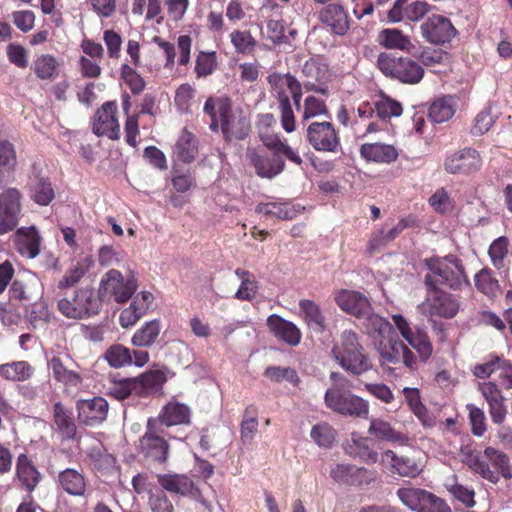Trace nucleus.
I'll use <instances>...</instances> for the list:
<instances>
[{"label": "nucleus", "mask_w": 512, "mask_h": 512, "mask_svg": "<svg viewBox=\"0 0 512 512\" xmlns=\"http://www.w3.org/2000/svg\"><path fill=\"white\" fill-rule=\"evenodd\" d=\"M405 340L417 351L422 362H427L430 359L433 346L426 331L415 328V331Z\"/></svg>", "instance_id": "obj_53"}, {"label": "nucleus", "mask_w": 512, "mask_h": 512, "mask_svg": "<svg viewBox=\"0 0 512 512\" xmlns=\"http://www.w3.org/2000/svg\"><path fill=\"white\" fill-rule=\"evenodd\" d=\"M118 106L115 101H107L101 105L94 115L92 131L97 136H106L111 140L120 138Z\"/></svg>", "instance_id": "obj_16"}, {"label": "nucleus", "mask_w": 512, "mask_h": 512, "mask_svg": "<svg viewBox=\"0 0 512 512\" xmlns=\"http://www.w3.org/2000/svg\"><path fill=\"white\" fill-rule=\"evenodd\" d=\"M384 455L391 461V466L401 476L414 478L423 470L424 462L419 456V452L397 455L394 451L387 450Z\"/></svg>", "instance_id": "obj_25"}, {"label": "nucleus", "mask_w": 512, "mask_h": 512, "mask_svg": "<svg viewBox=\"0 0 512 512\" xmlns=\"http://www.w3.org/2000/svg\"><path fill=\"white\" fill-rule=\"evenodd\" d=\"M231 43L238 54L250 55L255 51L257 40L248 30H234L230 34Z\"/></svg>", "instance_id": "obj_59"}, {"label": "nucleus", "mask_w": 512, "mask_h": 512, "mask_svg": "<svg viewBox=\"0 0 512 512\" xmlns=\"http://www.w3.org/2000/svg\"><path fill=\"white\" fill-rule=\"evenodd\" d=\"M30 197L41 206L49 205L55 198V191L49 178L36 173L30 178Z\"/></svg>", "instance_id": "obj_40"}, {"label": "nucleus", "mask_w": 512, "mask_h": 512, "mask_svg": "<svg viewBox=\"0 0 512 512\" xmlns=\"http://www.w3.org/2000/svg\"><path fill=\"white\" fill-rule=\"evenodd\" d=\"M422 67H435L437 65L447 64L450 60V54L442 49H436L432 47H423L421 51L414 54Z\"/></svg>", "instance_id": "obj_56"}, {"label": "nucleus", "mask_w": 512, "mask_h": 512, "mask_svg": "<svg viewBox=\"0 0 512 512\" xmlns=\"http://www.w3.org/2000/svg\"><path fill=\"white\" fill-rule=\"evenodd\" d=\"M35 374V368L25 360L12 361L0 365V377L10 382L29 381Z\"/></svg>", "instance_id": "obj_41"}, {"label": "nucleus", "mask_w": 512, "mask_h": 512, "mask_svg": "<svg viewBox=\"0 0 512 512\" xmlns=\"http://www.w3.org/2000/svg\"><path fill=\"white\" fill-rule=\"evenodd\" d=\"M397 496L405 506L416 512H452L444 499L421 488H399Z\"/></svg>", "instance_id": "obj_10"}, {"label": "nucleus", "mask_w": 512, "mask_h": 512, "mask_svg": "<svg viewBox=\"0 0 512 512\" xmlns=\"http://www.w3.org/2000/svg\"><path fill=\"white\" fill-rule=\"evenodd\" d=\"M23 306L11 300L0 301V321L4 326H17L22 322Z\"/></svg>", "instance_id": "obj_62"}, {"label": "nucleus", "mask_w": 512, "mask_h": 512, "mask_svg": "<svg viewBox=\"0 0 512 512\" xmlns=\"http://www.w3.org/2000/svg\"><path fill=\"white\" fill-rule=\"evenodd\" d=\"M474 284L478 292L489 299H495L501 294V287L494 272L487 267L482 268L474 276Z\"/></svg>", "instance_id": "obj_45"}, {"label": "nucleus", "mask_w": 512, "mask_h": 512, "mask_svg": "<svg viewBox=\"0 0 512 512\" xmlns=\"http://www.w3.org/2000/svg\"><path fill=\"white\" fill-rule=\"evenodd\" d=\"M479 390L489 405L491 419L496 424H501L507 414L504 405V396L495 382L488 381L479 384Z\"/></svg>", "instance_id": "obj_26"}, {"label": "nucleus", "mask_w": 512, "mask_h": 512, "mask_svg": "<svg viewBox=\"0 0 512 512\" xmlns=\"http://www.w3.org/2000/svg\"><path fill=\"white\" fill-rule=\"evenodd\" d=\"M456 105L457 103L453 96L437 98L431 103L428 116L434 123L446 122L455 114Z\"/></svg>", "instance_id": "obj_47"}, {"label": "nucleus", "mask_w": 512, "mask_h": 512, "mask_svg": "<svg viewBox=\"0 0 512 512\" xmlns=\"http://www.w3.org/2000/svg\"><path fill=\"white\" fill-rule=\"evenodd\" d=\"M496 373L501 386L505 389H512V362L503 356L490 355L489 359L475 365L473 374L477 378H487Z\"/></svg>", "instance_id": "obj_18"}, {"label": "nucleus", "mask_w": 512, "mask_h": 512, "mask_svg": "<svg viewBox=\"0 0 512 512\" xmlns=\"http://www.w3.org/2000/svg\"><path fill=\"white\" fill-rule=\"evenodd\" d=\"M60 487L72 496H83L86 491V481L81 472L73 468H67L58 475Z\"/></svg>", "instance_id": "obj_43"}, {"label": "nucleus", "mask_w": 512, "mask_h": 512, "mask_svg": "<svg viewBox=\"0 0 512 512\" xmlns=\"http://www.w3.org/2000/svg\"><path fill=\"white\" fill-rule=\"evenodd\" d=\"M235 275L241 280L240 287L235 293V298L241 301H252L258 293V282L255 276L247 270L237 268Z\"/></svg>", "instance_id": "obj_51"}, {"label": "nucleus", "mask_w": 512, "mask_h": 512, "mask_svg": "<svg viewBox=\"0 0 512 512\" xmlns=\"http://www.w3.org/2000/svg\"><path fill=\"white\" fill-rule=\"evenodd\" d=\"M368 433L374 438L390 443L405 445L409 437L393 428L390 422L382 418H371Z\"/></svg>", "instance_id": "obj_36"}, {"label": "nucleus", "mask_w": 512, "mask_h": 512, "mask_svg": "<svg viewBox=\"0 0 512 512\" xmlns=\"http://www.w3.org/2000/svg\"><path fill=\"white\" fill-rule=\"evenodd\" d=\"M53 423L62 439L70 440L75 438L77 426L73 412L61 402H56L53 405Z\"/></svg>", "instance_id": "obj_35"}, {"label": "nucleus", "mask_w": 512, "mask_h": 512, "mask_svg": "<svg viewBox=\"0 0 512 512\" xmlns=\"http://www.w3.org/2000/svg\"><path fill=\"white\" fill-rule=\"evenodd\" d=\"M158 484L162 489L176 495H194L197 488L193 480L185 474L166 473L157 475Z\"/></svg>", "instance_id": "obj_31"}, {"label": "nucleus", "mask_w": 512, "mask_h": 512, "mask_svg": "<svg viewBox=\"0 0 512 512\" xmlns=\"http://www.w3.org/2000/svg\"><path fill=\"white\" fill-rule=\"evenodd\" d=\"M104 358L114 368H121L133 363L132 351L119 343L111 345L105 351Z\"/></svg>", "instance_id": "obj_54"}, {"label": "nucleus", "mask_w": 512, "mask_h": 512, "mask_svg": "<svg viewBox=\"0 0 512 512\" xmlns=\"http://www.w3.org/2000/svg\"><path fill=\"white\" fill-rule=\"evenodd\" d=\"M48 367L52 370L54 379L67 389H78L82 385L83 376L78 370L79 366L69 357L64 360L53 356L48 361Z\"/></svg>", "instance_id": "obj_19"}, {"label": "nucleus", "mask_w": 512, "mask_h": 512, "mask_svg": "<svg viewBox=\"0 0 512 512\" xmlns=\"http://www.w3.org/2000/svg\"><path fill=\"white\" fill-rule=\"evenodd\" d=\"M378 42L386 49H398L411 52L415 47L407 35L396 28H386L379 32Z\"/></svg>", "instance_id": "obj_42"}, {"label": "nucleus", "mask_w": 512, "mask_h": 512, "mask_svg": "<svg viewBox=\"0 0 512 512\" xmlns=\"http://www.w3.org/2000/svg\"><path fill=\"white\" fill-rule=\"evenodd\" d=\"M378 351L382 360L391 364L402 361L405 366L413 369L417 363L414 353L398 339L391 338L387 342L381 341Z\"/></svg>", "instance_id": "obj_22"}, {"label": "nucleus", "mask_w": 512, "mask_h": 512, "mask_svg": "<svg viewBox=\"0 0 512 512\" xmlns=\"http://www.w3.org/2000/svg\"><path fill=\"white\" fill-rule=\"evenodd\" d=\"M136 289L137 282L133 276L124 279L120 271L111 269L101 279L99 296L124 303L132 297Z\"/></svg>", "instance_id": "obj_13"}, {"label": "nucleus", "mask_w": 512, "mask_h": 512, "mask_svg": "<svg viewBox=\"0 0 512 512\" xmlns=\"http://www.w3.org/2000/svg\"><path fill=\"white\" fill-rule=\"evenodd\" d=\"M35 298L36 297L23 281L15 279L10 284L8 290V299L12 302L23 306V308H27Z\"/></svg>", "instance_id": "obj_63"}, {"label": "nucleus", "mask_w": 512, "mask_h": 512, "mask_svg": "<svg viewBox=\"0 0 512 512\" xmlns=\"http://www.w3.org/2000/svg\"><path fill=\"white\" fill-rule=\"evenodd\" d=\"M426 296L422 306L429 316L454 318L460 310L459 297L436 286H425Z\"/></svg>", "instance_id": "obj_11"}, {"label": "nucleus", "mask_w": 512, "mask_h": 512, "mask_svg": "<svg viewBox=\"0 0 512 512\" xmlns=\"http://www.w3.org/2000/svg\"><path fill=\"white\" fill-rule=\"evenodd\" d=\"M161 331V323L158 319L146 322L134 333L131 343L138 347H150L152 346Z\"/></svg>", "instance_id": "obj_50"}, {"label": "nucleus", "mask_w": 512, "mask_h": 512, "mask_svg": "<svg viewBox=\"0 0 512 512\" xmlns=\"http://www.w3.org/2000/svg\"><path fill=\"white\" fill-rule=\"evenodd\" d=\"M470 468L487 481L497 484L499 474L506 479H512V469L507 454L493 447H486L483 455L470 459Z\"/></svg>", "instance_id": "obj_9"}, {"label": "nucleus", "mask_w": 512, "mask_h": 512, "mask_svg": "<svg viewBox=\"0 0 512 512\" xmlns=\"http://www.w3.org/2000/svg\"><path fill=\"white\" fill-rule=\"evenodd\" d=\"M30 309L26 310V318L33 328L46 325L50 321L48 305L45 301L35 299L28 305Z\"/></svg>", "instance_id": "obj_58"}, {"label": "nucleus", "mask_w": 512, "mask_h": 512, "mask_svg": "<svg viewBox=\"0 0 512 512\" xmlns=\"http://www.w3.org/2000/svg\"><path fill=\"white\" fill-rule=\"evenodd\" d=\"M61 67V61L54 55L42 53L36 55L31 69L39 80L52 82L59 76Z\"/></svg>", "instance_id": "obj_38"}, {"label": "nucleus", "mask_w": 512, "mask_h": 512, "mask_svg": "<svg viewBox=\"0 0 512 512\" xmlns=\"http://www.w3.org/2000/svg\"><path fill=\"white\" fill-rule=\"evenodd\" d=\"M444 166L448 173L469 175L480 170L482 159L477 150L465 148L449 156Z\"/></svg>", "instance_id": "obj_20"}, {"label": "nucleus", "mask_w": 512, "mask_h": 512, "mask_svg": "<svg viewBox=\"0 0 512 512\" xmlns=\"http://www.w3.org/2000/svg\"><path fill=\"white\" fill-rule=\"evenodd\" d=\"M18 161L13 143L0 140V188L14 180Z\"/></svg>", "instance_id": "obj_37"}, {"label": "nucleus", "mask_w": 512, "mask_h": 512, "mask_svg": "<svg viewBox=\"0 0 512 512\" xmlns=\"http://www.w3.org/2000/svg\"><path fill=\"white\" fill-rule=\"evenodd\" d=\"M161 432L158 421L149 418L145 432L136 445V451L146 463L164 467L169 462L171 447L168 440L160 435Z\"/></svg>", "instance_id": "obj_6"}, {"label": "nucleus", "mask_w": 512, "mask_h": 512, "mask_svg": "<svg viewBox=\"0 0 512 512\" xmlns=\"http://www.w3.org/2000/svg\"><path fill=\"white\" fill-rule=\"evenodd\" d=\"M266 324L274 337L287 345L295 347L301 342L302 333L300 329L294 323L283 317L272 314L267 318Z\"/></svg>", "instance_id": "obj_24"}, {"label": "nucleus", "mask_w": 512, "mask_h": 512, "mask_svg": "<svg viewBox=\"0 0 512 512\" xmlns=\"http://www.w3.org/2000/svg\"><path fill=\"white\" fill-rule=\"evenodd\" d=\"M330 380L333 384L325 392V406L342 416L366 419L369 402L349 390V380L339 372H331Z\"/></svg>", "instance_id": "obj_3"}, {"label": "nucleus", "mask_w": 512, "mask_h": 512, "mask_svg": "<svg viewBox=\"0 0 512 512\" xmlns=\"http://www.w3.org/2000/svg\"><path fill=\"white\" fill-rule=\"evenodd\" d=\"M16 477L28 493L33 492L40 482V472L33 460L25 453L19 454L16 459Z\"/></svg>", "instance_id": "obj_32"}, {"label": "nucleus", "mask_w": 512, "mask_h": 512, "mask_svg": "<svg viewBox=\"0 0 512 512\" xmlns=\"http://www.w3.org/2000/svg\"><path fill=\"white\" fill-rule=\"evenodd\" d=\"M318 116H325L330 118V113L326 102L314 95L307 96L303 103V112L301 116L302 122L311 120Z\"/></svg>", "instance_id": "obj_60"}, {"label": "nucleus", "mask_w": 512, "mask_h": 512, "mask_svg": "<svg viewBox=\"0 0 512 512\" xmlns=\"http://www.w3.org/2000/svg\"><path fill=\"white\" fill-rule=\"evenodd\" d=\"M299 309L309 327L317 332L326 330L325 316L317 303L309 299H302L299 301Z\"/></svg>", "instance_id": "obj_48"}, {"label": "nucleus", "mask_w": 512, "mask_h": 512, "mask_svg": "<svg viewBox=\"0 0 512 512\" xmlns=\"http://www.w3.org/2000/svg\"><path fill=\"white\" fill-rule=\"evenodd\" d=\"M218 69L215 51H200L195 60L194 72L198 79L211 76Z\"/></svg>", "instance_id": "obj_55"}, {"label": "nucleus", "mask_w": 512, "mask_h": 512, "mask_svg": "<svg viewBox=\"0 0 512 512\" xmlns=\"http://www.w3.org/2000/svg\"><path fill=\"white\" fill-rule=\"evenodd\" d=\"M377 67L386 77L410 85L418 84L425 74L424 68L416 60L385 52L379 54Z\"/></svg>", "instance_id": "obj_7"}, {"label": "nucleus", "mask_w": 512, "mask_h": 512, "mask_svg": "<svg viewBox=\"0 0 512 512\" xmlns=\"http://www.w3.org/2000/svg\"><path fill=\"white\" fill-rule=\"evenodd\" d=\"M268 83L271 86L272 92L287 88L289 92L291 93V97L293 99L294 105L299 110L300 109V102L302 98V85L301 83L296 79L295 76L291 75L290 73L287 74H279V73H272L267 78Z\"/></svg>", "instance_id": "obj_39"}, {"label": "nucleus", "mask_w": 512, "mask_h": 512, "mask_svg": "<svg viewBox=\"0 0 512 512\" xmlns=\"http://www.w3.org/2000/svg\"><path fill=\"white\" fill-rule=\"evenodd\" d=\"M360 155L367 162L390 164L397 160L399 153L393 145L375 142L362 144Z\"/></svg>", "instance_id": "obj_30"}, {"label": "nucleus", "mask_w": 512, "mask_h": 512, "mask_svg": "<svg viewBox=\"0 0 512 512\" xmlns=\"http://www.w3.org/2000/svg\"><path fill=\"white\" fill-rule=\"evenodd\" d=\"M363 319H365L366 333L371 337H384L392 330L391 324L385 318L373 313L372 310Z\"/></svg>", "instance_id": "obj_61"}, {"label": "nucleus", "mask_w": 512, "mask_h": 512, "mask_svg": "<svg viewBox=\"0 0 512 512\" xmlns=\"http://www.w3.org/2000/svg\"><path fill=\"white\" fill-rule=\"evenodd\" d=\"M428 272L424 276L425 286L444 285L452 290L460 289L463 283L469 284L462 260L456 255L433 257L426 260Z\"/></svg>", "instance_id": "obj_5"}, {"label": "nucleus", "mask_w": 512, "mask_h": 512, "mask_svg": "<svg viewBox=\"0 0 512 512\" xmlns=\"http://www.w3.org/2000/svg\"><path fill=\"white\" fill-rule=\"evenodd\" d=\"M310 436L320 447L329 448L336 439V430L330 424L322 422L312 427Z\"/></svg>", "instance_id": "obj_64"}, {"label": "nucleus", "mask_w": 512, "mask_h": 512, "mask_svg": "<svg viewBox=\"0 0 512 512\" xmlns=\"http://www.w3.org/2000/svg\"><path fill=\"white\" fill-rule=\"evenodd\" d=\"M331 353L335 361L351 375L361 376L373 367L370 357L360 342L359 335L352 329L341 332Z\"/></svg>", "instance_id": "obj_4"}, {"label": "nucleus", "mask_w": 512, "mask_h": 512, "mask_svg": "<svg viewBox=\"0 0 512 512\" xmlns=\"http://www.w3.org/2000/svg\"><path fill=\"white\" fill-rule=\"evenodd\" d=\"M106 395L123 401L130 396H136V383L134 377L120 378L109 377L105 384Z\"/></svg>", "instance_id": "obj_44"}, {"label": "nucleus", "mask_w": 512, "mask_h": 512, "mask_svg": "<svg viewBox=\"0 0 512 512\" xmlns=\"http://www.w3.org/2000/svg\"><path fill=\"white\" fill-rule=\"evenodd\" d=\"M305 137L317 152L337 153L341 149L339 131L331 121L310 122Z\"/></svg>", "instance_id": "obj_12"}, {"label": "nucleus", "mask_w": 512, "mask_h": 512, "mask_svg": "<svg viewBox=\"0 0 512 512\" xmlns=\"http://www.w3.org/2000/svg\"><path fill=\"white\" fill-rule=\"evenodd\" d=\"M319 19L339 36L345 35L350 28L349 17L344 7L337 3L323 7L319 12Z\"/></svg>", "instance_id": "obj_27"}, {"label": "nucleus", "mask_w": 512, "mask_h": 512, "mask_svg": "<svg viewBox=\"0 0 512 512\" xmlns=\"http://www.w3.org/2000/svg\"><path fill=\"white\" fill-rule=\"evenodd\" d=\"M136 383V397L146 398L161 391L167 381L166 374L161 370H149L137 377H134Z\"/></svg>", "instance_id": "obj_34"}, {"label": "nucleus", "mask_w": 512, "mask_h": 512, "mask_svg": "<svg viewBox=\"0 0 512 512\" xmlns=\"http://www.w3.org/2000/svg\"><path fill=\"white\" fill-rule=\"evenodd\" d=\"M198 152V138L193 132L183 128L173 147L176 159L182 163L190 164L195 161Z\"/></svg>", "instance_id": "obj_33"}, {"label": "nucleus", "mask_w": 512, "mask_h": 512, "mask_svg": "<svg viewBox=\"0 0 512 512\" xmlns=\"http://www.w3.org/2000/svg\"><path fill=\"white\" fill-rule=\"evenodd\" d=\"M203 112L210 117V130H221L227 143L242 141L251 132L249 118L241 108H234L231 98L227 96L208 97Z\"/></svg>", "instance_id": "obj_1"}, {"label": "nucleus", "mask_w": 512, "mask_h": 512, "mask_svg": "<svg viewBox=\"0 0 512 512\" xmlns=\"http://www.w3.org/2000/svg\"><path fill=\"white\" fill-rule=\"evenodd\" d=\"M422 38L433 45H445L456 36L451 20L440 14L429 16L420 26Z\"/></svg>", "instance_id": "obj_15"}, {"label": "nucleus", "mask_w": 512, "mask_h": 512, "mask_svg": "<svg viewBox=\"0 0 512 512\" xmlns=\"http://www.w3.org/2000/svg\"><path fill=\"white\" fill-rule=\"evenodd\" d=\"M258 409L255 405H249L243 414L240 424V435L244 443L251 442L258 430Z\"/></svg>", "instance_id": "obj_57"}, {"label": "nucleus", "mask_w": 512, "mask_h": 512, "mask_svg": "<svg viewBox=\"0 0 512 512\" xmlns=\"http://www.w3.org/2000/svg\"><path fill=\"white\" fill-rule=\"evenodd\" d=\"M13 242L22 256L35 258L40 252L41 237L35 226L18 228L13 235Z\"/></svg>", "instance_id": "obj_29"}, {"label": "nucleus", "mask_w": 512, "mask_h": 512, "mask_svg": "<svg viewBox=\"0 0 512 512\" xmlns=\"http://www.w3.org/2000/svg\"><path fill=\"white\" fill-rule=\"evenodd\" d=\"M430 10V5L424 1L396 0L388 11V19L397 23L403 20L412 22L420 21Z\"/></svg>", "instance_id": "obj_23"}, {"label": "nucleus", "mask_w": 512, "mask_h": 512, "mask_svg": "<svg viewBox=\"0 0 512 512\" xmlns=\"http://www.w3.org/2000/svg\"><path fill=\"white\" fill-rule=\"evenodd\" d=\"M255 211L267 218H277L279 220H292L297 216V210L289 202L259 203Z\"/></svg>", "instance_id": "obj_46"}, {"label": "nucleus", "mask_w": 512, "mask_h": 512, "mask_svg": "<svg viewBox=\"0 0 512 512\" xmlns=\"http://www.w3.org/2000/svg\"><path fill=\"white\" fill-rule=\"evenodd\" d=\"M153 419L158 421L160 428L187 425L190 424L191 409L186 404L172 400L163 406L158 417Z\"/></svg>", "instance_id": "obj_28"}, {"label": "nucleus", "mask_w": 512, "mask_h": 512, "mask_svg": "<svg viewBox=\"0 0 512 512\" xmlns=\"http://www.w3.org/2000/svg\"><path fill=\"white\" fill-rule=\"evenodd\" d=\"M345 451L351 457H358L365 463H376L378 453L370 447V440L367 437L352 435L351 443H348Z\"/></svg>", "instance_id": "obj_49"}, {"label": "nucleus", "mask_w": 512, "mask_h": 512, "mask_svg": "<svg viewBox=\"0 0 512 512\" xmlns=\"http://www.w3.org/2000/svg\"><path fill=\"white\" fill-rule=\"evenodd\" d=\"M264 146L273 156L261 154L256 149H247L246 157L255 168V172L262 178L272 179L285 169V161L281 156L296 165H301L303 160L297 151L293 150L279 135H265L261 137Z\"/></svg>", "instance_id": "obj_2"}, {"label": "nucleus", "mask_w": 512, "mask_h": 512, "mask_svg": "<svg viewBox=\"0 0 512 512\" xmlns=\"http://www.w3.org/2000/svg\"><path fill=\"white\" fill-rule=\"evenodd\" d=\"M333 299L343 312L357 319L364 318L373 310L367 296L356 290L338 289L333 292Z\"/></svg>", "instance_id": "obj_17"}, {"label": "nucleus", "mask_w": 512, "mask_h": 512, "mask_svg": "<svg viewBox=\"0 0 512 512\" xmlns=\"http://www.w3.org/2000/svg\"><path fill=\"white\" fill-rule=\"evenodd\" d=\"M22 194L17 188H7L0 193V235L13 231L22 210Z\"/></svg>", "instance_id": "obj_14"}, {"label": "nucleus", "mask_w": 512, "mask_h": 512, "mask_svg": "<svg viewBox=\"0 0 512 512\" xmlns=\"http://www.w3.org/2000/svg\"><path fill=\"white\" fill-rule=\"evenodd\" d=\"M376 115L381 120H389L392 117H399L403 113V107L400 102L390 96L380 93L374 101Z\"/></svg>", "instance_id": "obj_52"}, {"label": "nucleus", "mask_w": 512, "mask_h": 512, "mask_svg": "<svg viewBox=\"0 0 512 512\" xmlns=\"http://www.w3.org/2000/svg\"><path fill=\"white\" fill-rule=\"evenodd\" d=\"M76 407L79 420L87 426L101 424L106 420L109 411L107 400L100 396L79 400Z\"/></svg>", "instance_id": "obj_21"}, {"label": "nucleus", "mask_w": 512, "mask_h": 512, "mask_svg": "<svg viewBox=\"0 0 512 512\" xmlns=\"http://www.w3.org/2000/svg\"><path fill=\"white\" fill-rule=\"evenodd\" d=\"M101 300L90 288H79L58 299L57 310L66 318L81 320L99 313Z\"/></svg>", "instance_id": "obj_8"}]
</instances>
